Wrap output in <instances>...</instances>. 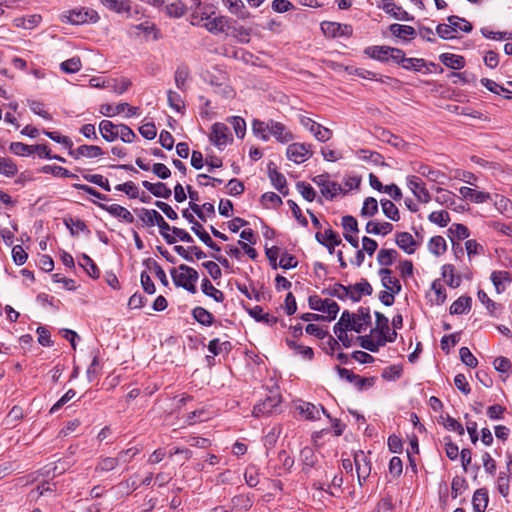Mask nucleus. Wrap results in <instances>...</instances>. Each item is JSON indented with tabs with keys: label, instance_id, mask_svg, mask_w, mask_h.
<instances>
[{
	"label": "nucleus",
	"instance_id": "45",
	"mask_svg": "<svg viewBox=\"0 0 512 512\" xmlns=\"http://www.w3.org/2000/svg\"><path fill=\"white\" fill-rule=\"evenodd\" d=\"M62 17L64 22L74 25L87 23V18L84 17V8L68 11V14L63 15Z\"/></svg>",
	"mask_w": 512,
	"mask_h": 512
},
{
	"label": "nucleus",
	"instance_id": "39",
	"mask_svg": "<svg viewBox=\"0 0 512 512\" xmlns=\"http://www.w3.org/2000/svg\"><path fill=\"white\" fill-rule=\"evenodd\" d=\"M309 131L320 142H327L332 137V131L318 123H311Z\"/></svg>",
	"mask_w": 512,
	"mask_h": 512
},
{
	"label": "nucleus",
	"instance_id": "57",
	"mask_svg": "<svg viewBox=\"0 0 512 512\" xmlns=\"http://www.w3.org/2000/svg\"><path fill=\"white\" fill-rule=\"evenodd\" d=\"M296 188L305 200L312 202L316 199V191L310 184L301 181L296 184Z\"/></svg>",
	"mask_w": 512,
	"mask_h": 512
},
{
	"label": "nucleus",
	"instance_id": "42",
	"mask_svg": "<svg viewBox=\"0 0 512 512\" xmlns=\"http://www.w3.org/2000/svg\"><path fill=\"white\" fill-rule=\"evenodd\" d=\"M391 47L387 46H372L368 47L365 50V53L369 55L371 58L377 59L379 61H386L389 59V52Z\"/></svg>",
	"mask_w": 512,
	"mask_h": 512
},
{
	"label": "nucleus",
	"instance_id": "4",
	"mask_svg": "<svg viewBox=\"0 0 512 512\" xmlns=\"http://www.w3.org/2000/svg\"><path fill=\"white\" fill-rule=\"evenodd\" d=\"M339 374L341 379H344L350 383H352L358 390H362L364 388L372 387L375 383V378L373 377H361L357 374H354L352 371L342 368L340 366H336L335 368Z\"/></svg>",
	"mask_w": 512,
	"mask_h": 512
},
{
	"label": "nucleus",
	"instance_id": "9",
	"mask_svg": "<svg viewBox=\"0 0 512 512\" xmlns=\"http://www.w3.org/2000/svg\"><path fill=\"white\" fill-rule=\"evenodd\" d=\"M310 147L311 145L304 143L290 144L287 148V157L295 163H303L312 155Z\"/></svg>",
	"mask_w": 512,
	"mask_h": 512
},
{
	"label": "nucleus",
	"instance_id": "46",
	"mask_svg": "<svg viewBox=\"0 0 512 512\" xmlns=\"http://www.w3.org/2000/svg\"><path fill=\"white\" fill-rule=\"evenodd\" d=\"M252 129L255 135L261 137L262 140L267 141L269 139L268 132L270 133V120L268 122L254 120L252 123Z\"/></svg>",
	"mask_w": 512,
	"mask_h": 512
},
{
	"label": "nucleus",
	"instance_id": "48",
	"mask_svg": "<svg viewBox=\"0 0 512 512\" xmlns=\"http://www.w3.org/2000/svg\"><path fill=\"white\" fill-rule=\"evenodd\" d=\"M17 172V165L10 158L0 157V173L2 175L13 177Z\"/></svg>",
	"mask_w": 512,
	"mask_h": 512
},
{
	"label": "nucleus",
	"instance_id": "51",
	"mask_svg": "<svg viewBox=\"0 0 512 512\" xmlns=\"http://www.w3.org/2000/svg\"><path fill=\"white\" fill-rule=\"evenodd\" d=\"M126 107H128V103H120L116 106H113L111 104H103L100 107V113L107 117H113L115 115H118L126 110Z\"/></svg>",
	"mask_w": 512,
	"mask_h": 512
},
{
	"label": "nucleus",
	"instance_id": "56",
	"mask_svg": "<svg viewBox=\"0 0 512 512\" xmlns=\"http://www.w3.org/2000/svg\"><path fill=\"white\" fill-rule=\"evenodd\" d=\"M83 178L87 182L98 185L99 187H101L102 189H104L107 192L111 191V186L109 184L108 179L104 178L100 174H84Z\"/></svg>",
	"mask_w": 512,
	"mask_h": 512
},
{
	"label": "nucleus",
	"instance_id": "10",
	"mask_svg": "<svg viewBox=\"0 0 512 512\" xmlns=\"http://www.w3.org/2000/svg\"><path fill=\"white\" fill-rule=\"evenodd\" d=\"M352 318V313L348 310L343 311L339 321L334 325V333L347 332L348 330L361 333L362 327L360 322H357L356 320L352 321Z\"/></svg>",
	"mask_w": 512,
	"mask_h": 512
},
{
	"label": "nucleus",
	"instance_id": "63",
	"mask_svg": "<svg viewBox=\"0 0 512 512\" xmlns=\"http://www.w3.org/2000/svg\"><path fill=\"white\" fill-rule=\"evenodd\" d=\"M118 138L125 143H132L136 138V134L127 125L118 124Z\"/></svg>",
	"mask_w": 512,
	"mask_h": 512
},
{
	"label": "nucleus",
	"instance_id": "30",
	"mask_svg": "<svg viewBox=\"0 0 512 512\" xmlns=\"http://www.w3.org/2000/svg\"><path fill=\"white\" fill-rule=\"evenodd\" d=\"M389 30L394 36L402 38L404 40L412 39L416 35L415 29L408 25H401L395 23L390 25Z\"/></svg>",
	"mask_w": 512,
	"mask_h": 512
},
{
	"label": "nucleus",
	"instance_id": "29",
	"mask_svg": "<svg viewBox=\"0 0 512 512\" xmlns=\"http://www.w3.org/2000/svg\"><path fill=\"white\" fill-rule=\"evenodd\" d=\"M229 11L240 19H247L250 13L241 0H223Z\"/></svg>",
	"mask_w": 512,
	"mask_h": 512
},
{
	"label": "nucleus",
	"instance_id": "37",
	"mask_svg": "<svg viewBox=\"0 0 512 512\" xmlns=\"http://www.w3.org/2000/svg\"><path fill=\"white\" fill-rule=\"evenodd\" d=\"M417 172L422 176L428 178L430 181L443 183L442 179L445 178V174L440 170L433 169L427 165H420Z\"/></svg>",
	"mask_w": 512,
	"mask_h": 512
},
{
	"label": "nucleus",
	"instance_id": "38",
	"mask_svg": "<svg viewBox=\"0 0 512 512\" xmlns=\"http://www.w3.org/2000/svg\"><path fill=\"white\" fill-rule=\"evenodd\" d=\"M380 204L382 211L387 218L395 222L400 220L399 210L392 201L388 199H381Z\"/></svg>",
	"mask_w": 512,
	"mask_h": 512
},
{
	"label": "nucleus",
	"instance_id": "55",
	"mask_svg": "<svg viewBox=\"0 0 512 512\" xmlns=\"http://www.w3.org/2000/svg\"><path fill=\"white\" fill-rule=\"evenodd\" d=\"M430 222L435 223L441 227H446L450 222V215L447 211H434L428 216Z\"/></svg>",
	"mask_w": 512,
	"mask_h": 512
},
{
	"label": "nucleus",
	"instance_id": "3",
	"mask_svg": "<svg viewBox=\"0 0 512 512\" xmlns=\"http://www.w3.org/2000/svg\"><path fill=\"white\" fill-rule=\"evenodd\" d=\"M312 181L320 188L323 197L332 200L338 193L342 191L340 184L330 181L329 174H320L312 178Z\"/></svg>",
	"mask_w": 512,
	"mask_h": 512
},
{
	"label": "nucleus",
	"instance_id": "50",
	"mask_svg": "<svg viewBox=\"0 0 512 512\" xmlns=\"http://www.w3.org/2000/svg\"><path fill=\"white\" fill-rule=\"evenodd\" d=\"M232 509L248 510L252 506V500L248 495H236L231 499Z\"/></svg>",
	"mask_w": 512,
	"mask_h": 512
},
{
	"label": "nucleus",
	"instance_id": "27",
	"mask_svg": "<svg viewBox=\"0 0 512 512\" xmlns=\"http://www.w3.org/2000/svg\"><path fill=\"white\" fill-rule=\"evenodd\" d=\"M296 410L307 420H316L319 418V408L310 402L301 401V403L296 406Z\"/></svg>",
	"mask_w": 512,
	"mask_h": 512
},
{
	"label": "nucleus",
	"instance_id": "62",
	"mask_svg": "<svg viewBox=\"0 0 512 512\" xmlns=\"http://www.w3.org/2000/svg\"><path fill=\"white\" fill-rule=\"evenodd\" d=\"M33 146L21 142H12L9 149L15 155L24 156L26 154H33Z\"/></svg>",
	"mask_w": 512,
	"mask_h": 512
},
{
	"label": "nucleus",
	"instance_id": "15",
	"mask_svg": "<svg viewBox=\"0 0 512 512\" xmlns=\"http://www.w3.org/2000/svg\"><path fill=\"white\" fill-rule=\"evenodd\" d=\"M107 9L118 14H126L127 17L132 16V6L130 0H99Z\"/></svg>",
	"mask_w": 512,
	"mask_h": 512
},
{
	"label": "nucleus",
	"instance_id": "32",
	"mask_svg": "<svg viewBox=\"0 0 512 512\" xmlns=\"http://www.w3.org/2000/svg\"><path fill=\"white\" fill-rule=\"evenodd\" d=\"M471 298L467 296H461L450 306V314L460 315L470 310Z\"/></svg>",
	"mask_w": 512,
	"mask_h": 512
},
{
	"label": "nucleus",
	"instance_id": "1",
	"mask_svg": "<svg viewBox=\"0 0 512 512\" xmlns=\"http://www.w3.org/2000/svg\"><path fill=\"white\" fill-rule=\"evenodd\" d=\"M173 282L177 287H182L192 294L196 293L195 283L198 281V272L185 264H181L178 268L170 270Z\"/></svg>",
	"mask_w": 512,
	"mask_h": 512
},
{
	"label": "nucleus",
	"instance_id": "18",
	"mask_svg": "<svg viewBox=\"0 0 512 512\" xmlns=\"http://www.w3.org/2000/svg\"><path fill=\"white\" fill-rule=\"evenodd\" d=\"M270 134L281 143H287L293 139L292 133L287 130L286 126L274 120H270Z\"/></svg>",
	"mask_w": 512,
	"mask_h": 512
},
{
	"label": "nucleus",
	"instance_id": "31",
	"mask_svg": "<svg viewBox=\"0 0 512 512\" xmlns=\"http://www.w3.org/2000/svg\"><path fill=\"white\" fill-rule=\"evenodd\" d=\"M193 318L203 326H211L214 323V316L203 307H195L192 310Z\"/></svg>",
	"mask_w": 512,
	"mask_h": 512
},
{
	"label": "nucleus",
	"instance_id": "60",
	"mask_svg": "<svg viewBox=\"0 0 512 512\" xmlns=\"http://www.w3.org/2000/svg\"><path fill=\"white\" fill-rule=\"evenodd\" d=\"M82 67L81 60L79 57H72L60 64V68L65 73H75L78 72Z\"/></svg>",
	"mask_w": 512,
	"mask_h": 512
},
{
	"label": "nucleus",
	"instance_id": "7",
	"mask_svg": "<svg viewBox=\"0 0 512 512\" xmlns=\"http://www.w3.org/2000/svg\"><path fill=\"white\" fill-rule=\"evenodd\" d=\"M280 403L281 396L279 394L268 396L265 400L254 406L253 415L255 417L268 416L274 412Z\"/></svg>",
	"mask_w": 512,
	"mask_h": 512
},
{
	"label": "nucleus",
	"instance_id": "12",
	"mask_svg": "<svg viewBox=\"0 0 512 512\" xmlns=\"http://www.w3.org/2000/svg\"><path fill=\"white\" fill-rule=\"evenodd\" d=\"M323 33L330 37L350 36L352 27L348 24H339L336 22L325 21L321 24Z\"/></svg>",
	"mask_w": 512,
	"mask_h": 512
},
{
	"label": "nucleus",
	"instance_id": "33",
	"mask_svg": "<svg viewBox=\"0 0 512 512\" xmlns=\"http://www.w3.org/2000/svg\"><path fill=\"white\" fill-rule=\"evenodd\" d=\"M491 280L496 288L497 293H501L504 291V283H510L512 281V276L507 271H494L491 275Z\"/></svg>",
	"mask_w": 512,
	"mask_h": 512
},
{
	"label": "nucleus",
	"instance_id": "20",
	"mask_svg": "<svg viewBox=\"0 0 512 512\" xmlns=\"http://www.w3.org/2000/svg\"><path fill=\"white\" fill-rule=\"evenodd\" d=\"M206 20L205 27L211 33H222L229 28V19L225 16L207 17Z\"/></svg>",
	"mask_w": 512,
	"mask_h": 512
},
{
	"label": "nucleus",
	"instance_id": "21",
	"mask_svg": "<svg viewBox=\"0 0 512 512\" xmlns=\"http://www.w3.org/2000/svg\"><path fill=\"white\" fill-rule=\"evenodd\" d=\"M99 131L103 139L113 142L118 138V125L109 120H102L99 123Z\"/></svg>",
	"mask_w": 512,
	"mask_h": 512
},
{
	"label": "nucleus",
	"instance_id": "36",
	"mask_svg": "<svg viewBox=\"0 0 512 512\" xmlns=\"http://www.w3.org/2000/svg\"><path fill=\"white\" fill-rule=\"evenodd\" d=\"M324 236L325 239L323 246H325L328 249L330 254H333L335 252V247L340 245L342 243V240L339 237V235L331 228L326 229L324 231Z\"/></svg>",
	"mask_w": 512,
	"mask_h": 512
},
{
	"label": "nucleus",
	"instance_id": "5",
	"mask_svg": "<svg viewBox=\"0 0 512 512\" xmlns=\"http://www.w3.org/2000/svg\"><path fill=\"white\" fill-rule=\"evenodd\" d=\"M354 464L357 472L358 483L360 486H363V482L369 477L371 473V462L368 455L361 450L355 452Z\"/></svg>",
	"mask_w": 512,
	"mask_h": 512
},
{
	"label": "nucleus",
	"instance_id": "52",
	"mask_svg": "<svg viewBox=\"0 0 512 512\" xmlns=\"http://www.w3.org/2000/svg\"><path fill=\"white\" fill-rule=\"evenodd\" d=\"M378 212V202L373 197H367L361 209V216L372 217Z\"/></svg>",
	"mask_w": 512,
	"mask_h": 512
},
{
	"label": "nucleus",
	"instance_id": "49",
	"mask_svg": "<svg viewBox=\"0 0 512 512\" xmlns=\"http://www.w3.org/2000/svg\"><path fill=\"white\" fill-rule=\"evenodd\" d=\"M448 22L455 28L454 32L463 31L468 33L473 28L470 22L458 16H449Z\"/></svg>",
	"mask_w": 512,
	"mask_h": 512
},
{
	"label": "nucleus",
	"instance_id": "53",
	"mask_svg": "<svg viewBox=\"0 0 512 512\" xmlns=\"http://www.w3.org/2000/svg\"><path fill=\"white\" fill-rule=\"evenodd\" d=\"M82 261L83 262L80 265L86 270L88 275L94 279L99 278L100 270L94 261L86 254L82 255Z\"/></svg>",
	"mask_w": 512,
	"mask_h": 512
},
{
	"label": "nucleus",
	"instance_id": "6",
	"mask_svg": "<svg viewBox=\"0 0 512 512\" xmlns=\"http://www.w3.org/2000/svg\"><path fill=\"white\" fill-rule=\"evenodd\" d=\"M210 141L220 149L223 146H226L228 142H231L232 135L228 126L220 122L213 124L210 134Z\"/></svg>",
	"mask_w": 512,
	"mask_h": 512
},
{
	"label": "nucleus",
	"instance_id": "41",
	"mask_svg": "<svg viewBox=\"0 0 512 512\" xmlns=\"http://www.w3.org/2000/svg\"><path fill=\"white\" fill-rule=\"evenodd\" d=\"M429 251L436 255L440 256L445 253L447 249L446 241L442 236H434L429 240L428 243Z\"/></svg>",
	"mask_w": 512,
	"mask_h": 512
},
{
	"label": "nucleus",
	"instance_id": "8",
	"mask_svg": "<svg viewBox=\"0 0 512 512\" xmlns=\"http://www.w3.org/2000/svg\"><path fill=\"white\" fill-rule=\"evenodd\" d=\"M407 185L418 201L428 203L431 200V195L426 189L424 182L417 176H409L407 178Z\"/></svg>",
	"mask_w": 512,
	"mask_h": 512
},
{
	"label": "nucleus",
	"instance_id": "54",
	"mask_svg": "<svg viewBox=\"0 0 512 512\" xmlns=\"http://www.w3.org/2000/svg\"><path fill=\"white\" fill-rule=\"evenodd\" d=\"M118 466L116 457H102L95 467V471L109 472Z\"/></svg>",
	"mask_w": 512,
	"mask_h": 512
},
{
	"label": "nucleus",
	"instance_id": "16",
	"mask_svg": "<svg viewBox=\"0 0 512 512\" xmlns=\"http://www.w3.org/2000/svg\"><path fill=\"white\" fill-rule=\"evenodd\" d=\"M378 273L381 277L383 287L392 293H399L401 291V284L397 278L391 276V269L381 268Z\"/></svg>",
	"mask_w": 512,
	"mask_h": 512
},
{
	"label": "nucleus",
	"instance_id": "25",
	"mask_svg": "<svg viewBox=\"0 0 512 512\" xmlns=\"http://www.w3.org/2000/svg\"><path fill=\"white\" fill-rule=\"evenodd\" d=\"M398 257V252L395 249L381 248L377 254V262L383 268L391 266Z\"/></svg>",
	"mask_w": 512,
	"mask_h": 512
},
{
	"label": "nucleus",
	"instance_id": "43",
	"mask_svg": "<svg viewBox=\"0 0 512 512\" xmlns=\"http://www.w3.org/2000/svg\"><path fill=\"white\" fill-rule=\"evenodd\" d=\"M376 317V328L371 330V334L378 332L379 337H386V334L389 333V320L388 318L380 312H375Z\"/></svg>",
	"mask_w": 512,
	"mask_h": 512
},
{
	"label": "nucleus",
	"instance_id": "64",
	"mask_svg": "<svg viewBox=\"0 0 512 512\" xmlns=\"http://www.w3.org/2000/svg\"><path fill=\"white\" fill-rule=\"evenodd\" d=\"M459 355H460L461 361L468 367L474 368L477 366L478 361L475 358V356L471 353L469 348H467V347L460 348Z\"/></svg>",
	"mask_w": 512,
	"mask_h": 512
},
{
	"label": "nucleus",
	"instance_id": "40",
	"mask_svg": "<svg viewBox=\"0 0 512 512\" xmlns=\"http://www.w3.org/2000/svg\"><path fill=\"white\" fill-rule=\"evenodd\" d=\"M300 457L303 463V471L305 472L307 471V469L314 467V465L317 462L316 454L311 447H304L300 451Z\"/></svg>",
	"mask_w": 512,
	"mask_h": 512
},
{
	"label": "nucleus",
	"instance_id": "28",
	"mask_svg": "<svg viewBox=\"0 0 512 512\" xmlns=\"http://www.w3.org/2000/svg\"><path fill=\"white\" fill-rule=\"evenodd\" d=\"M440 61L448 68L459 70L464 67L465 59L463 56L451 53H444L440 56Z\"/></svg>",
	"mask_w": 512,
	"mask_h": 512
},
{
	"label": "nucleus",
	"instance_id": "13",
	"mask_svg": "<svg viewBox=\"0 0 512 512\" xmlns=\"http://www.w3.org/2000/svg\"><path fill=\"white\" fill-rule=\"evenodd\" d=\"M74 159L80 158H97L104 155V151L97 145H80L76 149H71L68 152Z\"/></svg>",
	"mask_w": 512,
	"mask_h": 512
},
{
	"label": "nucleus",
	"instance_id": "14",
	"mask_svg": "<svg viewBox=\"0 0 512 512\" xmlns=\"http://www.w3.org/2000/svg\"><path fill=\"white\" fill-rule=\"evenodd\" d=\"M274 164L270 163L268 165V176L270 178V181L272 185L284 196H286L289 192L287 187V181L285 176L277 171L275 167H273Z\"/></svg>",
	"mask_w": 512,
	"mask_h": 512
},
{
	"label": "nucleus",
	"instance_id": "61",
	"mask_svg": "<svg viewBox=\"0 0 512 512\" xmlns=\"http://www.w3.org/2000/svg\"><path fill=\"white\" fill-rule=\"evenodd\" d=\"M167 96L168 104L171 108H173L177 112H181L185 108L184 101L178 93L169 90Z\"/></svg>",
	"mask_w": 512,
	"mask_h": 512
},
{
	"label": "nucleus",
	"instance_id": "47",
	"mask_svg": "<svg viewBox=\"0 0 512 512\" xmlns=\"http://www.w3.org/2000/svg\"><path fill=\"white\" fill-rule=\"evenodd\" d=\"M436 192L438 195L435 198V201L441 205H446L448 207H453L455 205V194L450 191H446L443 188H437Z\"/></svg>",
	"mask_w": 512,
	"mask_h": 512
},
{
	"label": "nucleus",
	"instance_id": "2",
	"mask_svg": "<svg viewBox=\"0 0 512 512\" xmlns=\"http://www.w3.org/2000/svg\"><path fill=\"white\" fill-rule=\"evenodd\" d=\"M308 303L312 310L327 314V316H325V321L334 320L339 312V305L331 299L322 300L317 295H313L309 297Z\"/></svg>",
	"mask_w": 512,
	"mask_h": 512
},
{
	"label": "nucleus",
	"instance_id": "23",
	"mask_svg": "<svg viewBox=\"0 0 512 512\" xmlns=\"http://www.w3.org/2000/svg\"><path fill=\"white\" fill-rule=\"evenodd\" d=\"M365 230L369 234L385 236L392 232L393 225L390 222L379 223L376 221H368Z\"/></svg>",
	"mask_w": 512,
	"mask_h": 512
},
{
	"label": "nucleus",
	"instance_id": "34",
	"mask_svg": "<svg viewBox=\"0 0 512 512\" xmlns=\"http://www.w3.org/2000/svg\"><path fill=\"white\" fill-rule=\"evenodd\" d=\"M162 215L154 209L142 208L139 218L145 226H154L160 221Z\"/></svg>",
	"mask_w": 512,
	"mask_h": 512
},
{
	"label": "nucleus",
	"instance_id": "58",
	"mask_svg": "<svg viewBox=\"0 0 512 512\" xmlns=\"http://www.w3.org/2000/svg\"><path fill=\"white\" fill-rule=\"evenodd\" d=\"M354 320H356L357 322H360L362 331H364L365 328L371 324L370 309L361 307L358 310L357 314H353L352 321H354Z\"/></svg>",
	"mask_w": 512,
	"mask_h": 512
},
{
	"label": "nucleus",
	"instance_id": "11",
	"mask_svg": "<svg viewBox=\"0 0 512 512\" xmlns=\"http://www.w3.org/2000/svg\"><path fill=\"white\" fill-rule=\"evenodd\" d=\"M92 202L95 205H97L99 208H101L102 210L107 211L113 217L120 218L123 221H125L126 223L134 222V217H133L132 213L128 209H126L125 207H123L121 205H118V204L107 205V204H104L102 202H98L95 200H92Z\"/></svg>",
	"mask_w": 512,
	"mask_h": 512
},
{
	"label": "nucleus",
	"instance_id": "24",
	"mask_svg": "<svg viewBox=\"0 0 512 512\" xmlns=\"http://www.w3.org/2000/svg\"><path fill=\"white\" fill-rule=\"evenodd\" d=\"M488 504V492L485 488L477 489L472 498L473 512H484Z\"/></svg>",
	"mask_w": 512,
	"mask_h": 512
},
{
	"label": "nucleus",
	"instance_id": "26",
	"mask_svg": "<svg viewBox=\"0 0 512 512\" xmlns=\"http://www.w3.org/2000/svg\"><path fill=\"white\" fill-rule=\"evenodd\" d=\"M201 290L206 296L213 298L216 302L222 303L225 299L224 293L215 288L208 278L202 280Z\"/></svg>",
	"mask_w": 512,
	"mask_h": 512
},
{
	"label": "nucleus",
	"instance_id": "44",
	"mask_svg": "<svg viewBox=\"0 0 512 512\" xmlns=\"http://www.w3.org/2000/svg\"><path fill=\"white\" fill-rule=\"evenodd\" d=\"M144 265L150 271H153L156 277L160 280V282L164 285H168V280L165 274V271L162 267L155 261L154 259L148 258L144 261Z\"/></svg>",
	"mask_w": 512,
	"mask_h": 512
},
{
	"label": "nucleus",
	"instance_id": "19",
	"mask_svg": "<svg viewBox=\"0 0 512 512\" xmlns=\"http://www.w3.org/2000/svg\"><path fill=\"white\" fill-rule=\"evenodd\" d=\"M351 291L349 292V298L353 302H358L361 299L362 294L371 295L373 292L372 286L366 279H361L359 283L350 285Z\"/></svg>",
	"mask_w": 512,
	"mask_h": 512
},
{
	"label": "nucleus",
	"instance_id": "17",
	"mask_svg": "<svg viewBox=\"0 0 512 512\" xmlns=\"http://www.w3.org/2000/svg\"><path fill=\"white\" fill-rule=\"evenodd\" d=\"M395 242L407 254H413L416 250L417 242L409 232L397 233L395 235Z\"/></svg>",
	"mask_w": 512,
	"mask_h": 512
},
{
	"label": "nucleus",
	"instance_id": "59",
	"mask_svg": "<svg viewBox=\"0 0 512 512\" xmlns=\"http://www.w3.org/2000/svg\"><path fill=\"white\" fill-rule=\"evenodd\" d=\"M442 276L449 286L456 288L460 285V279L455 278L453 265L447 264L442 267Z\"/></svg>",
	"mask_w": 512,
	"mask_h": 512
},
{
	"label": "nucleus",
	"instance_id": "22",
	"mask_svg": "<svg viewBox=\"0 0 512 512\" xmlns=\"http://www.w3.org/2000/svg\"><path fill=\"white\" fill-rule=\"evenodd\" d=\"M459 192L463 198L470 199L472 202L477 204L484 203L491 197L487 192L477 191L469 187H461Z\"/></svg>",
	"mask_w": 512,
	"mask_h": 512
},
{
	"label": "nucleus",
	"instance_id": "35",
	"mask_svg": "<svg viewBox=\"0 0 512 512\" xmlns=\"http://www.w3.org/2000/svg\"><path fill=\"white\" fill-rule=\"evenodd\" d=\"M360 346L371 352H378L380 346H384L386 343V337H379L377 341H374L369 336H359Z\"/></svg>",
	"mask_w": 512,
	"mask_h": 512
}]
</instances>
